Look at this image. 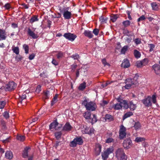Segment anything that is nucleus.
Returning a JSON list of instances; mask_svg holds the SVG:
<instances>
[{
    "mask_svg": "<svg viewBox=\"0 0 160 160\" xmlns=\"http://www.w3.org/2000/svg\"><path fill=\"white\" fill-rule=\"evenodd\" d=\"M62 134V133L61 131L57 132L54 133V135L56 138L58 139H59L61 138Z\"/></svg>",
    "mask_w": 160,
    "mask_h": 160,
    "instance_id": "a878e982",
    "label": "nucleus"
},
{
    "mask_svg": "<svg viewBox=\"0 0 160 160\" xmlns=\"http://www.w3.org/2000/svg\"><path fill=\"white\" fill-rule=\"evenodd\" d=\"M61 145V143H60V141H57L56 142V143L55 144L54 147H55L56 148H57L59 146Z\"/></svg>",
    "mask_w": 160,
    "mask_h": 160,
    "instance_id": "69168bd1",
    "label": "nucleus"
},
{
    "mask_svg": "<svg viewBox=\"0 0 160 160\" xmlns=\"http://www.w3.org/2000/svg\"><path fill=\"white\" fill-rule=\"evenodd\" d=\"M63 36L67 39L71 41H73L77 37L76 35L70 32L64 33Z\"/></svg>",
    "mask_w": 160,
    "mask_h": 160,
    "instance_id": "0eeeda50",
    "label": "nucleus"
},
{
    "mask_svg": "<svg viewBox=\"0 0 160 160\" xmlns=\"http://www.w3.org/2000/svg\"><path fill=\"white\" fill-rule=\"evenodd\" d=\"M72 127L69 122H67L63 127L62 130L65 131L69 132Z\"/></svg>",
    "mask_w": 160,
    "mask_h": 160,
    "instance_id": "ddd939ff",
    "label": "nucleus"
},
{
    "mask_svg": "<svg viewBox=\"0 0 160 160\" xmlns=\"http://www.w3.org/2000/svg\"><path fill=\"white\" fill-rule=\"evenodd\" d=\"M130 82H132V79L128 78L126 79V85L124 86L125 88L127 89H129L132 87V84H130Z\"/></svg>",
    "mask_w": 160,
    "mask_h": 160,
    "instance_id": "2eb2a0df",
    "label": "nucleus"
},
{
    "mask_svg": "<svg viewBox=\"0 0 160 160\" xmlns=\"http://www.w3.org/2000/svg\"><path fill=\"white\" fill-rule=\"evenodd\" d=\"M35 56V55L34 53H32L30 55L29 57V59L30 60H32L33 59Z\"/></svg>",
    "mask_w": 160,
    "mask_h": 160,
    "instance_id": "774afa93",
    "label": "nucleus"
},
{
    "mask_svg": "<svg viewBox=\"0 0 160 160\" xmlns=\"http://www.w3.org/2000/svg\"><path fill=\"white\" fill-rule=\"evenodd\" d=\"M122 24L125 27L129 26L130 24V22L129 20H126L123 22Z\"/></svg>",
    "mask_w": 160,
    "mask_h": 160,
    "instance_id": "49530a36",
    "label": "nucleus"
},
{
    "mask_svg": "<svg viewBox=\"0 0 160 160\" xmlns=\"http://www.w3.org/2000/svg\"><path fill=\"white\" fill-rule=\"evenodd\" d=\"M126 129L123 125H121L119 130V138L120 139H122L125 138L126 135Z\"/></svg>",
    "mask_w": 160,
    "mask_h": 160,
    "instance_id": "20e7f679",
    "label": "nucleus"
},
{
    "mask_svg": "<svg viewBox=\"0 0 160 160\" xmlns=\"http://www.w3.org/2000/svg\"><path fill=\"white\" fill-rule=\"evenodd\" d=\"M121 67L124 68L129 67L130 66V64L128 60L127 59H124L121 65Z\"/></svg>",
    "mask_w": 160,
    "mask_h": 160,
    "instance_id": "4468645a",
    "label": "nucleus"
},
{
    "mask_svg": "<svg viewBox=\"0 0 160 160\" xmlns=\"http://www.w3.org/2000/svg\"><path fill=\"white\" fill-rule=\"evenodd\" d=\"M83 34L86 37L90 38H92L93 37L92 32L89 31H85L83 32Z\"/></svg>",
    "mask_w": 160,
    "mask_h": 160,
    "instance_id": "6ab92c4d",
    "label": "nucleus"
},
{
    "mask_svg": "<svg viewBox=\"0 0 160 160\" xmlns=\"http://www.w3.org/2000/svg\"><path fill=\"white\" fill-rule=\"evenodd\" d=\"M23 47L25 51V53L26 54H27L28 53L29 51V47L26 44H24L23 46Z\"/></svg>",
    "mask_w": 160,
    "mask_h": 160,
    "instance_id": "37998d69",
    "label": "nucleus"
},
{
    "mask_svg": "<svg viewBox=\"0 0 160 160\" xmlns=\"http://www.w3.org/2000/svg\"><path fill=\"white\" fill-rule=\"evenodd\" d=\"M134 41L135 43L137 45L140 44L141 43V39L139 38H137L135 39Z\"/></svg>",
    "mask_w": 160,
    "mask_h": 160,
    "instance_id": "864d4df0",
    "label": "nucleus"
},
{
    "mask_svg": "<svg viewBox=\"0 0 160 160\" xmlns=\"http://www.w3.org/2000/svg\"><path fill=\"white\" fill-rule=\"evenodd\" d=\"M6 104V102L4 101H0V108H4Z\"/></svg>",
    "mask_w": 160,
    "mask_h": 160,
    "instance_id": "8fccbe9b",
    "label": "nucleus"
},
{
    "mask_svg": "<svg viewBox=\"0 0 160 160\" xmlns=\"http://www.w3.org/2000/svg\"><path fill=\"white\" fill-rule=\"evenodd\" d=\"M133 115V113L132 112H128L126 113L123 116V118L125 119L127 118L130 117Z\"/></svg>",
    "mask_w": 160,
    "mask_h": 160,
    "instance_id": "58836bf2",
    "label": "nucleus"
},
{
    "mask_svg": "<svg viewBox=\"0 0 160 160\" xmlns=\"http://www.w3.org/2000/svg\"><path fill=\"white\" fill-rule=\"evenodd\" d=\"M58 123L56 121H54L50 124L49 129L51 130L53 129H55V130H58L59 129V127H58Z\"/></svg>",
    "mask_w": 160,
    "mask_h": 160,
    "instance_id": "9d476101",
    "label": "nucleus"
},
{
    "mask_svg": "<svg viewBox=\"0 0 160 160\" xmlns=\"http://www.w3.org/2000/svg\"><path fill=\"white\" fill-rule=\"evenodd\" d=\"M137 78L138 77L136 76L134 77L133 79H132V82H130V84H133L132 87H135L137 84L138 83V81H137Z\"/></svg>",
    "mask_w": 160,
    "mask_h": 160,
    "instance_id": "412c9836",
    "label": "nucleus"
},
{
    "mask_svg": "<svg viewBox=\"0 0 160 160\" xmlns=\"http://www.w3.org/2000/svg\"><path fill=\"white\" fill-rule=\"evenodd\" d=\"M30 149V148L28 147H26L23 151L22 153V157L24 158H27L28 156V150Z\"/></svg>",
    "mask_w": 160,
    "mask_h": 160,
    "instance_id": "dca6fc26",
    "label": "nucleus"
},
{
    "mask_svg": "<svg viewBox=\"0 0 160 160\" xmlns=\"http://www.w3.org/2000/svg\"><path fill=\"white\" fill-rule=\"evenodd\" d=\"M13 52L18 55L19 53V49L18 47H15L12 48Z\"/></svg>",
    "mask_w": 160,
    "mask_h": 160,
    "instance_id": "a18cd8bd",
    "label": "nucleus"
},
{
    "mask_svg": "<svg viewBox=\"0 0 160 160\" xmlns=\"http://www.w3.org/2000/svg\"><path fill=\"white\" fill-rule=\"evenodd\" d=\"M1 126L3 129H5L6 128L5 122L4 121H2Z\"/></svg>",
    "mask_w": 160,
    "mask_h": 160,
    "instance_id": "052dcab7",
    "label": "nucleus"
},
{
    "mask_svg": "<svg viewBox=\"0 0 160 160\" xmlns=\"http://www.w3.org/2000/svg\"><path fill=\"white\" fill-rule=\"evenodd\" d=\"M151 6L153 10H157L158 9V6L156 2L152 3Z\"/></svg>",
    "mask_w": 160,
    "mask_h": 160,
    "instance_id": "4c0bfd02",
    "label": "nucleus"
},
{
    "mask_svg": "<svg viewBox=\"0 0 160 160\" xmlns=\"http://www.w3.org/2000/svg\"><path fill=\"white\" fill-rule=\"evenodd\" d=\"M16 86V84L13 81L10 82L6 86V90L10 91L14 90Z\"/></svg>",
    "mask_w": 160,
    "mask_h": 160,
    "instance_id": "6e6552de",
    "label": "nucleus"
},
{
    "mask_svg": "<svg viewBox=\"0 0 160 160\" xmlns=\"http://www.w3.org/2000/svg\"><path fill=\"white\" fill-rule=\"evenodd\" d=\"M128 46H124L121 49V53L122 54H125L128 49Z\"/></svg>",
    "mask_w": 160,
    "mask_h": 160,
    "instance_id": "c9c22d12",
    "label": "nucleus"
},
{
    "mask_svg": "<svg viewBox=\"0 0 160 160\" xmlns=\"http://www.w3.org/2000/svg\"><path fill=\"white\" fill-rule=\"evenodd\" d=\"M50 95L49 91L47 90L46 92H44V97L45 99L48 98Z\"/></svg>",
    "mask_w": 160,
    "mask_h": 160,
    "instance_id": "de8ad7c7",
    "label": "nucleus"
},
{
    "mask_svg": "<svg viewBox=\"0 0 160 160\" xmlns=\"http://www.w3.org/2000/svg\"><path fill=\"white\" fill-rule=\"evenodd\" d=\"M63 15L65 19H68L71 18L72 14L71 12L67 11L64 12Z\"/></svg>",
    "mask_w": 160,
    "mask_h": 160,
    "instance_id": "a211bd4d",
    "label": "nucleus"
},
{
    "mask_svg": "<svg viewBox=\"0 0 160 160\" xmlns=\"http://www.w3.org/2000/svg\"><path fill=\"white\" fill-rule=\"evenodd\" d=\"M58 96V94H56L55 96L54 97L51 103V105L52 106H53L54 103L57 102V98Z\"/></svg>",
    "mask_w": 160,
    "mask_h": 160,
    "instance_id": "473e14b6",
    "label": "nucleus"
},
{
    "mask_svg": "<svg viewBox=\"0 0 160 160\" xmlns=\"http://www.w3.org/2000/svg\"><path fill=\"white\" fill-rule=\"evenodd\" d=\"M114 150L113 148L112 147H111L108 148L105 151L108 153L109 154L112 153Z\"/></svg>",
    "mask_w": 160,
    "mask_h": 160,
    "instance_id": "e433bc0d",
    "label": "nucleus"
},
{
    "mask_svg": "<svg viewBox=\"0 0 160 160\" xmlns=\"http://www.w3.org/2000/svg\"><path fill=\"white\" fill-rule=\"evenodd\" d=\"M115 157L118 160H127V157L122 148H118L115 152Z\"/></svg>",
    "mask_w": 160,
    "mask_h": 160,
    "instance_id": "f03ea898",
    "label": "nucleus"
},
{
    "mask_svg": "<svg viewBox=\"0 0 160 160\" xmlns=\"http://www.w3.org/2000/svg\"><path fill=\"white\" fill-rule=\"evenodd\" d=\"M141 125L140 123L138 122H135L134 126L135 130H137L140 128Z\"/></svg>",
    "mask_w": 160,
    "mask_h": 160,
    "instance_id": "72a5a7b5",
    "label": "nucleus"
},
{
    "mask_svg": "<svg viewBox=\"0 0 160 160\" xmlns=\"http://www.w3.org/2000/svg\"><path fill=\"white\" fill-rule=\"evenodd\" d=\"M99 19L101 23L102 24H103L106 22V21L108 19V18H105L103 16H102Z\"/></svg>",
    "mask_w": 160,
    "mask_h": 160,
    "instance_id": "f704fd0d",
    "label": "nucleus"
},
{
    "mask_svg": "<svg viewBox=\"0 0 160 160\" xmlns=\"http://www.w3.org/2000/svg\"><path fill=\"white\" fill-rule=\"evenodd\" d=\"M150 46V49L149 50L150 52H151L153 50V48H154V45L152 44H149Z\"/></svg>",
    "mask_w": 160,
    "mask_h": 160,
    "instance_id": "338daca9",
    "label": "nucleus"
},
{
    "mask_svg": "<svg viewBox=\"0 0 160 160\" xmlns=\"http://www.w3.org/2000/svg\"><path fill=\"white\" fill-rule=\"evenodd\" d=\"M99 32V30L98 29L95 28L93 30V33L96 36L98 35Z\"/></svg>",
    "mask_w": 160,
    "mask_h": 160,
    "instance_id": "bf43d9fd",
    "label": "nucleus"
},
{
    "mask_svg": "<svg viewBox=\"0 0 160 160\" xmlns=\"http://www.w3.org/2000/svg\"><path fill=\"white\" fill-rule=\"evenodd\" d=\"M136 105L134 104L132 101L130 102V108L131 110H134L136 108Z\"/></svg>",
    "mask_w": 160,
    "mask_h": 160,
    "instance_id": "7c9ffc66",
    "label": "nucleus"
},
{
    "mask_svg": "<svg viewBox=\"0 0 160 160\" xmlns=\"http://www.w3.org/2000/svg\"><path fill=\"white\" fill-rule=\"evenodd\" d=\"M71 57L73 58L74 59H78L79 58V56L78 54L76 53L75 54L72 55Z\"/></svg>",
    "mask_w": 160,
    "mask_h": 160,
    "instance_id": "6e6d98bb",
    "label": "nucleus"
},
{
    "mask_svg": "<svg viewBox=\"0 0 160 160\" xmlns=\"http://www.w3.org/2000/svg\"><path fill=\"white\" fill-rule=\"evenodd\" d=\"M77 144L75 140L74 139L73 141L70 142L69 146L71 147L74 148L76 146Z\"/></svg>",
    "mask_w": 160,
    "mask_h": 160,
    "instance_id": "79ce46f5",
    "label": "nucleus"
},
{
    "mask_svg": "<svg viewBox=\"0 0 160 160\" xmlns=\"http://www.w3.org/2000/svg\"><path fill=\"white\" fill-rule=\"evenodd\" d=\"M17 138L18 140L21 141H23L25 140V138L24 136L18 135L17 137Z\"/></svg>",
    "mask_w": 160,
    "mask_h": 160,
    "instance_id": "09e8293b",
    "label": "nucleus"
},
{
    "mask_svg": "<svg viewBox=\"0 0 160 160\" xmlns=\"http://www.w3.org/2000/svg\"><path fill=\"white\" fill-rule=\"evenodd\" d=\"M6 33L4 30L0 29V40H5L6 38Z\"/></svg>",
    "mask_w": 160,
    "mask_h": 160,
    "instance_id": "f3484780",
    "label": "nucleus"
},
{
    "mask_svg": "<svg viewBox=\"0 0 160 160\" xmlns=\"http://www.w3.org/2000/svg\"><path fill=\"white\" fill-rule=\"evenodd\" d=\"M117 99L118 102H120L119 103H120L121 104H122L123 103V102L125 100H123L120 97H119L118 98H117Z\"/></svg>",
    "mask_w": 160,
    "mask_h": 160,
    "instance_id": "0e129e2a",
    "label": "nucleus"
},
{
    "mask_svg": "<svg viewBox=\"0 0 160 160\" xmlns=\"http://www.w3.org/2000/svg\"><path fill=\"white\" fill-rule=\"evenodd\" d=\"M97 121V119L95 114L93 115V117L92 118V124L96 122Z\"/></svg>",
    "mask_w": 160,
    "mask_h": 160,
    "instance_id": "3c124183",
    "label": "nucleus"
},
{
    "mask_svg": "<svg viewBox=\"0 0 160 160\" xmlns=\"http://www.w3.org/2000/svg\"><path fill=\"white\" fill-rule=\"evenodd\" d=\"M19 101L21 103H22V101L23 100H24L26 98V96L25 95V94L23 93V94H22L21 96H20Z\"/></svg>",
    "mask_w": 160,
    "mask_h": 160,
    "instance_id": "c03bdc74",
    "label": "nucleus"
},
{
    "mask_svg": "<svg viewBox=\"0 0 160 160\" xmlns=\"http://www.w3.org/2000/svg\"><path fill=\"white\" fill-rule=\"evenodd\" d=\"M77 144L82 145L83 143V140L81 137H77L74 139Z\"/></svg>",
    "mask_w": 160,
    "mask_h": 160,
    "instance_id": "b1692460",
    "label": "nucleus"
},
{
    "mask_svg": "<svg viewBox=\"0 0 160 160\" xmlns=\"http://www.w3.org/2000/svg\"><path fill=\"white\" fill-rule=\"evenodd\" d=\"M146 19L144 15H142L139 18H138V21L140 22L141 21H143Z\"/></svg>",
    "mask_w": 160,
    "mask_h": 160,
    "instance_id": "e2e57ef3",
    "label": "nucleus"
},
{
    "mask_svg": "<svg viewBox=\"0 0 160 160\" xmlns=\"http://www.w3.org/2000/svg\"><path fill=\"white\" fill-rule=\"evenodd\" d=\"M82 104L85 106L88 110L93 111L96 109V104L93 102H88L87 100H85L82 102Z\"/></svg>",
    "mask_w": 160,
    "mask_h": 160,
    "instance_id": "7ed1b4c3",
    "label": "nucleus"
},
{
    "mask_svg": "<svg viewBox=\"0 0 160 160\" xmlns=\"http://www.w3.org/2000/svg\"><path fill=\"white\" fill-rule=\"evenodd\" d=\"M148 62V59L145 58L142 61H138L136 62V65L138 68H141L147 65Z\"/></svg>",
    "mask_w": 160,
    "mask_h": 160,
    "instance_id": "423d86ee",
    "label": "nucleus"
},
{
    "mask_svg": "<svg viewBox=\"0 0 160 160\" xmlns=\"http://www.w3.org/2000/svg\"><path fill=\"white\" fill-rule=\"evenodd\" d=\"M134 55L136 58H138L141 57V54L139 52L135 49L134 51Z\"/></svg>",
    "mask_w": 160,
    "mask_h": 160,
    "instance_id": "c85d7f7f",
    "label": "nucleus"
},
{
    "mask_svg": "<svg viewBox=\"0 0 160 160\" xmlns=\"http://www.w3.org/2000/svg\"><path fill=\"white\" fill-rule=\"evenodd\" d=\"M152 67L156 74H160V66L159 65L155 64L152 66Z\"/></svg>",
    "mask_w": 160,
    "mask_h": 160,
    "instance_id": "9b49d317",
    "label": "nucleus"
},
{
    "mask_svg": "<svg viewBox=\"0 0 160 160\" xmlns=\"http://www.w3.org/2000/svg\"><path fill=\"white\" fill-rule=\"evenodd\" d=\"M57 58L58 59L60 58H61L63 56V54L62 52H59L58 53L57 55Z\"/></svg>",
    "mask_w": 160,
    "mask_h": 160,
    "instance_id": "680f3d73",
    "label": "nucleus"
},
{
    "mask_svg": "<svg viewBox=\"0 0 160 160\" xmlns=\"http://www.w3.org/2000/svg\"><path fill=\"white\" fill-rule=\"evenodd\" d=\"M27 34L33 39H36L38 38L37 34L32 31L29 28L28 29Z\"/></svg>",
    "mask_w": 160,
    "mask_h": 160,
    "instance_id": "1a4fd4ad",
    "label": "nucleus"
},
{
    "mask_svg": "<svg viewBox=\"0 0 160 160\" xmlns=\"http://www.w3.org/2000/svg\"><path fill=\"white\" fill-rule=\"evenodd\" d=\"M145 140V138H144L141 137H137L136 138L135 141L136 142H142L144 141Z\"/></svg>",
    "mask_w": 160,
    "mask_h": 160,
    "instance_id": "cd10ccee",
    "label": "nucleus"
},
{
    "mask_svg": "<svg viewBox=\"0 0 160 160\" xmlns=\"http://www.w3.org/2000/svg\"><path fill=\"white\" fill-rule=\"evenodd\" d=\"M41 87L40 85H38L36 89V92L39 93L41 90Z\"/></svg>",
    "mask_w": 160,
    "mask_h": 160,
    "instance_id": "13d9d810",
    "label": "nucleus"
},
{
    "mask_svg": "<svg viewBox=\"0 0 160 160\" xmlns=\"http://www.w3.org/2000/svg\"><path fill=\"white\" fill-rule=\"evenodd\" d=\"M3 116L5 118H8L9 117L8 112L7 111L5 112L3 114Z\"/></svg>",
    "mask_w": 160,
    "mask_h": 160,
    "instance_id": "5fc2aeb1",
    "label": "nucleus"
},
{
    "mask_svg": "<svg viewBox=\"0 0 160 160\" xmlns=\"http://www.w3.org/2000/svg\"><path fill=\"white\" fill-rule=\"evenodd\" d=\"M118 18V14H112L110 17V20L113 22H115Z\"/></svg>",
    "mask_w": 160,
    "mask_h": 160,
    "instance_id": "393cba45",
    "label": "nucleus"
},
{
    "mask_svg": "<svg viewBox=\"0 0 160 160\" xmlns=\"http://www.w3.org/2000/svg\"><path fill=\"white\" fill-rule=\"evenodd\" d=\"M102 64L104 65V66H105L106 65H108V66H110V64L107 62L106 60L105 59H103L102 60Z\"/></svg>",
    "mask_w": 160,
    "mask_h": 160,
    "instance_id": "603ef678",
    "label": "nucleus"
},
{
    "mask_svg": "<svg viewBox=\"0 0 160 160\" xmlns=\"http://www.w3.org/2000/svg\"><path fill=\"white\" fill-rule=\"evenodd\" d=\"M38 18L37 16H34L32 17L30 20V22L31 23H32L33 22L38 21Z\"/></svg>",
    "mask_w": 160,
    "mask_h": 160,
    "instance_id": "ea45409f",
    "label": "nucleus"
},
{
    "mask_svg": "<svg viewBox=\"0 0 160 160\" xmlns=\"http://www.w3.org/2000/svg\"><path fill=\"white\" fill-rule=\"evenodd\" d=\"M115 110H119L122 108V105L120 103H117L113 107Z\"/></svg>",
    "mask_w": 160,
    "mask_h": 160,
    "instance_id": "c756f323",
    "label": "nucleus"
},
{
    "mask_svg": "<svg viewBox=\"0 0 160 160\" xmlns=\"http://www.w3.org/2000/svg\"><path fill=\"white\" fill-rule=\"evenodd\" d=\"M86 87V83L85 82H83L82 83L80 84L78 89L79 90L82 91Z\"/></svg>",
    "mask_w": 160,
    "mask_h": 160,
    "instance_id": "bb28decb",
    "label": "nucleus"
},
{
    "mask_svg": "<svg viewBox=\"0 0 160 160\" xmlns=\"http://www.w3.org/2000/svg\"><path fill=\"white\" fill-rule=\"evenodd\" d=\"M91 113L90 112L87 111L86 112L83 114V117L87 119H88L91 118Z\"/></svg>",
    "mask_w": 160,
    "mask_h": 160,
    "instance_id": "4be33fe9",
    "label": "nucleus"
},
{
    "mask_svg": "<svg viewBox=\"0 0 160 160\" xmlns=\"http://www.w3.org/2000/svg\"><path fill=\"white\" fill-rule=\"evenodd\" d=\"M123 146L126 149H128L132 146V141L130 138H127L125 139L123 143Z\"/></svg>",
    "mask_w": 160,
    "mask_h": 160,
    "instance_id": "39448f33",
    "label": "nucleus"
},
{
    "mask_svg": "<svg viewBox=\"0 0 160 160\" xmlns=\"http://www.w3.org/2000/svg\"><path fill=\"white\" fill-rule=\"evenodd\" d=\"M109 154L104 151L102 155V158L103 160H106L108 157Z\"/></svg>",
    "mask_w": 160,
    "mask_h": 160,
    "instance_id": "2f4dec72",
    "label": "nucleus"
},
{
    "mask_svg": "<svg viewBox=\"0 0 160 160\" xmlns=\"http://www.w3.org/2000/svg\"><path fill=\"white\" fill-rule=\"evenodd\" d=\"M122 107H123V108L125 109H127L128 108V104L127 101L125 100L123 103L121 104Z\"/></svg>",
    "mask_w": 160,
    "mask_h": 160,
    "instance_id": "a19ab883",
    "label": "nucleus"
},
{
    "mask_svg": "<svg viewBox=\"0 0 160 160\" xmlns=\"http://www.w3.org/2000/svg\"><path fill=\"white\" fill-rule=\"evenodd\" d=\"M105 118L106 120H108L109 122L113 120V116L109 114H106L105 116Z\"/></svg>",
    "mask_w": 160,
    "mask_h": 160,
    "instance_id": "5701e85b",
    "label": "nucleus"
},
{
    "mask_svg": "<svg viewBox=\"0 0 160 160\" xmlns=\"http://www.w3.org/2000/svg\"><path fill=\"white\" fill-rule=\"evenodd\" d=\"M114 142V139L112 138H108L106 140V142L107 143H109Z\"/></svg>",
    "mask_w": 160,
    "mask_h": 160,
    "instance_id": "4d7b16f0",
    "label": "nucleus"
},
{
    "mask_svg": "<svg viewBox=\"0 0 160 160\" xmlns=\"http://www.w3.org/2000/svg\"><path fill=\"white\" fill-rule=\"evenodd\" d=\"M151 100L153 103H156V96L155 95H153L152 98L150 96H148L147 98L142 100V102L145 106L149 107L152 106Z\"/></svg>",
    "mask_w": 160,
    "mask_h": 160,
    "instance_id": "f257e3e1",
    "label": "nucleus"
},
{
    "mask_svg": "<svg viewBox=\"0 0 160 160\" xmlns=\"http://www.w3.org/2000/svg\"><path fill=\"white\" fill-rule=\"evenodd\" d=\"M13 154L11 151H7L5 153V157L9 159H12L13 158Z\"/></svg>",
    "mask_w": 160,
    "mask_h": 160,
    "instance_id": "aec40b11",
    "label": "nucleus"
},
{
    "mask_svg": "<svg viewBox=\"0 0 160 160\" xmlns=\"http://www.w3.org/2000/svg\"><path fill=\"white\" fill-rule=\"evenodd\" d=\"M101 146L100 144H98L96 145L95 153L96 155L100 154L101 151Z\"/></svg>",
    "mask_w": 160,
    "mask_h": 160,
    "instance_id": "f8f14e48",
    "label": "nucleus"
}]
</instances>
